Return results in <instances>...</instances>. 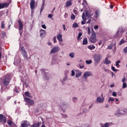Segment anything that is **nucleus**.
I'll return each mask as SVG.
<instances>
[{
  "instance_id": "1",
  "label": "nucleus",
  "mask_w": 127,
  "mask_h": 127,
  "mask_svg": "<svg viewBox=\"0 0 127 127\" xmlns=\"http://www.w3.org/2000/svg\"><path fill=\"white\" fill-rule=\"evenodd\" d=\"M125 32V29L123 27H120L116 33V37L118 38H120L123 36V33Z\"/></svg>"
},
{
  "instance_id": "2",
  "label": "nucleus",
  "mask_w": 127,
  "mask_h": 127,
  "mask_svg": "<svg viewBox=\"0 0 127 127\" xmlns=\"http://www.w3.org/2000/svg\"><path fill=\"white\" fill-rule=\"evenodd\" d=\"M89 42H91V43H96L97 41V38H96V32H93L91 36L88 39Z\"/></svg>"
},
{
  "instance_id": "3",
  "label": "nucleus",
  "mask_w": 127,
  "mask_h": 127,
  "mask_svg": "<svg viewBox=\"0 0 127 127\" xmlns=\"http://www.w3.org/2000/svg\"><path fill=\"white\" fill-rule=\"evenodd\" d=\"M9 81H10V76H9V74L5 75L3 80V84L5 86H8V85L9 84Z\"/></svg>"
},
{
  "instance_id": "4",
  "label": "nucleus",
  "mask_w": 127,
  "mask_h": 127,
  "mask_svg": "<svg viewBox=\"0 0 127 127\" xmlns=\"http://www.w3.org/2000/svg\"><path fill=\"white\" fill-rule=\"evenodd\" d=\"M93 58L94 59L95 63L97 64L100 63L101 61V58H102V55L100 54H95L93 56Z\"/></svg>"
},
{
  "instance_id": "5",
  "label": "nucleus",
  "mask_w": 127,
  "mask_h": 127,
  "mask_svg": "<svg viewBox=\"0 0 127 127\" xmlns=\"http://www.w3.org/2000/svg\"><path fill=\"white\" fill-rule=\"evenodd\" d=\"M91 76H93V73H92V72L86 71L84 72L83 75L82 76V78L84 80V81H87L88 77H90Z\"/></svg>"
},
{
  "instance_id": "6",
  "label": "nucleus",
  "mask_w": 127,
  "mask_h": 127,
  "mask_svg": "<svg viewBox=\"0 0 127 127\" xmlns=\"http://www.w3.org/2000/svg\"><path fill=\"white\" fill-rule=\"evenodd\" d=\"M24 100H25L26 103H28V105H29V106H33V105H34V101L33 100L27 97H24Z\"/></svg>"
},
{
  "instance_id": "7",
  "label": "nucleus",
  "mask_w": 127,
  "mask_h": 127,
  "mask_svg": "<svg viewBox=\"0 0 127 127\" xmlns=\"http://www.w3.org/2000/svg\"><path fill=\"white\" fill-rule=\"evenodd\" d=\"M59 50H60V48L59 47H54L51 50L50 52V54H54V53L58 52Z\"/></svg>"
},
{
  "instance_id": "8",
  "label": "nucleus",
  "mask_w": 127,
  "mask_h": 127,
  "mask_svg": "<svg viewBox=\"0 0 127 127\" xmlns=\"http://www.w3.org/2000/svg\"><path fill=\"white\" fill-rule=\"evenodd\" d=\"M0 123H4V124L6 123V117L2 114H0Z\"/></svg>"
},
{
  "instance_id": "9",
  "label": "nucleus",
  "mask_w": 127,
  "mask_h": 127,
  "mask_svg": "<svg viewBox=\"0 0 127 127\" xmlns=\"http://www.w3.org/2000/svg\"><path fill=\"white\" fill-rule=\"evenodd\" d=\"M21 51L22 52V55H23V57H24L25 58H27V54H26V52L25 51L24 47H21Z\"/></svg>"
},
{
  "instance_id": "10",
  "label": "nucleus",
  "mask_w": 127,
  "mask_h": 127,
  "mask_svg": "<svg viewBox=\"0 0 127 127\" xmlns=\"http://www.w3.org/2000/svg\"><path fill=\"white\" fill-rule=\"evenodd\" d=\"M30 4L31 9H34L35 6V0H31Z\"/></svg>"
},
{
  "instance_id": "11",
  "label": "nucleus",
  "mask_w": 127,
  "mask_h": 127,
  "mask_svg": "<svg viewBox=\"0 0 127 127\" xmlns=\"http://www.w3.org/2000/svg\"><path fill=\"white\" fill-rule=\"evenodd\" d=\"M114 50H115V51H116V49H117V46H116V43H115L114 45V44H110V45L108 46L107 49H110V50L113 49V47L114 46Z\"/></svg>"
},
{
  "instance_id": "12",
  "label": "nucleus",
  "mask_w": 127,
  "mask_h": 127,
  "mask_svg": "<svg viewBox=\"0 0 127 127\" xmlns=\"http://www.w3.org/2000/svg\"><path fill=\"white\" fill-rule=\"evenodd\" d=\"M18 24H19V31L20 32V30H22L23 28V24H22V22L19 20L18 21Z\"/></svg>"
},
{
  "instance_id": "13",
  "label": "nucleus",
  "mask_w": 127,
  "mask_h": 127,
  "mask_svg": "<svg viewBox=\"0 0 127 127\" xmlns=\"http://www.w3.org/2000/svg\"><path fill=\"white\" fill-rule=\"evenodd\" d=\"M96 101L97 103H104V101H105V98L100 97H98L97 98Z\"/></svg>"
},
{
  "instance_id": "14",
  "label": "nucleus",
  "mask_w": 127,
  "mask_h": 127,
  "mask_svg": "<svg viewBox=\"0 0 127 127\" xmlns=\"http://www.w3.org/2000/svg\"><path fill=\"white\" fill-rule=\"evenodd\" d=\"M40 32H41L40 33V36L41 37H44V36H45V35L46 34V31H45V30L41 29L40 30Z\"/></svg>"
},
{
  "instance_id": "15",
  "label": "nucleus",
  "mask_w": 127,
  "mask_h": 127,
  "mask_svg": "<svg viewBox=\"0 0 127 127\" xmlns=\"http://www.w3.org/2000/svg\"><path fill=\"white\" fill-rule=\"evenodd\" d=\"M127 113V110L126 109L125 111H120L117 114H116V116L120 117V115H125V113Z\"/></svg>"
},
{
  "instance_id": "16",
  "label": "nucleus",
  "mask_w": 127,
  "mask_h": 127,
  "mask_svg": "<svg viewBox=\"0 0 127 127\" xmlns=\"http://www.w3.org/2000/svg\"><path fill=\"white\" fill-rule=\"evenodd\" d=\"M66 105L65 104V103H63V104L61 106V108L63 113H65V112H66Z\"/></svg>"
},
{
  "instance_id": "17",
  "label": "nucleus",
  "mask_w": 127,
  "mask_h": 127,
  "mask_svg": "<svg viewBox=\"0 0 127 127\" xmlns=\"http://www.w3.org/2000/svg\"><path fill=\"white\" fill-rule=\"evenodd\" d=\"M28 125H27V121H23L22 124H21V127H27Z\"/></svg>"
},
{
  "instance_id": "18",
  "label": "nucleus",
  "mask_w": 127,
  "mask_h": 127,
  "mask_svg": "<svg viewBox=\"0 0 127 127\" xmlns=\"http://www.w3.org/2000/svg\"><path fill=\"white\" fill-rule=\"evenodd\" d=\"M57 38L59 41H60L61 42H62L63 41V40L62 39V35L60 34H58L57 36Z\"/></svg>"
},
{
  "instance_id": "19",
  "label": "nucleus",
  "mask_w": 127,
  "mask_h": 127,
  "mask_svg": "<svg viewBox=\"0 0 127 127\" xmlns=\"http://www.w3.org/2000/svg\"><path fill=\"white\" fill-rule=\"evenodd\" d=\"M86 16H87V17H88V18H91V16H93V15H94L93 14L90 13V12L88 11H86Z\"/></svg>"
},
{
  "instance_id": "20",
  "label": "nucleus",
  "mask_w": 127,
  "mask_h": 127,
  "mask_svg": "<svg viewBox=\"0 0 127 127\" xmlns=\"http://www.w3.org/2000/svg\"><path fill=\"white\" fill-rule=\"evenodd\" d=\"M45 5V0H42V5L40 9V13L42 12V10L44 9V6Z\"/></svg>"
},
{
  "instance_id": "21",
  "label": "nucleus",
  "mask_w": 127,
  "mask_h": 127,
  "mask_svg": "<svg viewBox=\"0 0 127 127\" xmlns=\"http://www.w3.org/2000/svg\"><path fill=\"white\" fill-rule=\"evenodd\" d=\"M8 5L7 3H0V9H1V8H4L5 6H7Z\"/></svg>"
},
{
  "instance_id": "22",
  "label": "nucleus",
  "mask_w": 127,
  "mask_h": 127,
  "mask_svg": "<svg viewBox=\"0 0 127 127\" xmlns=\"http://www.w3.org/2000/svg\"><path fill=\"white\" fill-rule=\"evenodd\" d=\"M41 123H38L31 126V127H40Z\"/></svg>"
},
{
  "instance_id": "23",
  "label": "nucleus",
  "mask_w": 127,
  "mask_h": 127,
  "mask_svg": "<svg viewBox=\"0 0 127 127\" xmlns=\"http://www.w3.org/2000/svg\"><path fill=\"white\" fill-rule=\"evenodd\" d=\"M100 126L101 127H110V124L106 123L105 124H100Z\"/></svg>"
},
{
  "instance_id": "24",
  "label": "nucleus",
  "mask_w": 127,
  "mask_h": 127,
  "mask_svg": "<svg viewBox=\"0 0 127 127\" xmlns=\"http://www.w3.org/2000/svg\"><path fill=\"white\" fill-rule=\"evenodd\" d=\"M82 44L83 45H87L88 44V39L87 38L83 40Z\"/></svg>"
},
{
  "instance_id": "25",
  "label": "nucleus",
  "mask_w": 127,
  "mask_h": 127,
  "mask_svg": "<svg viewBox=\"0 0 127 127\" xmlns=\"http://www.w3.org/2000/svg\"><path fill=\"white\" fill-rule=\"evenodd\" d=\"M104 64L107 65V64H111V61L108 60V58H105L104 61Z\"/></svg>"
},
{
  "instance_id": "26",
  "label": "nucleus",
  "mask_w": 127,
  "mask_h": 127,
  "mask_svg": "<svg viewBox=\"0 0 127 127\" xmlns=\"http://www.w3.org/2000/svg\"><path fill=\"white\" fill-rule=\"evenodd\" d=\"M88 49H90V50H94V49H95V48H96V47L95 46H94L93 45H89V46H88Z\"/></svg>"
},
{
  "instance_id": "27",
  "label": "nucleus",
  "mask_w": 127,
  "mask_h": 127,
  "mask_svg": "<svg viewBox=\"0 0 127 127\" xmlns=\"http://www.w3.org/2000/svg\"><path fill=\"white\" fill-rule=\"evenodd\" d=\"M82 34L83 33H82V32H80L78 33V35L77 37V40H78V41L82 39V38H81V36H82Z\"/></svg>"
},
{
  "instance_id": "28",
  "label": "nucleus",
  "mask_w": 127,
  "mask_h": 127,
  "mask_svg": "<svg viewBox=\"0 0 127 127\" xmlns=\"http://www.w3.org/2000/svg\"><path fill=\"white\" fill-rule=\"evenodd\" d=\"M13 123V122L10 120H8L7 121V124L8 126H9V127H10L12 125Z\"/></svg>"
},
{
  "instance_id": "29",
  "label": "nucleus",
  "mask_w": 127,
  "mask_h": 127,
  "mask_svg": "<svg viewBox=\"0 0 127 127\" xmlns=\"http://www.w3.org/2000/svg\"><path fill=\"white\" fill-rule=\"evenodd\" d=\"M20 91V89L18 88V87H15L14 89V92L15 93H17V94H18V92Z\"/></svg>"
},
{
  "instance_id": "30",
  "label": "nucleus",
  "mask_w": 127,
  "mask_h": 127,
  "mask_svg": "<svg viewBox=\"0 0 127 127\" xmlns=\"http://www.w3.org/2000/svg\"><path fill=\"white\" fill-rule=\"evenodd\" d=\"M25 96H26L27 97H29V98H31V96H30V93L28 91H26L24 93Z\"/></svg>"
},
{
  "instance_id": "31",
  "label": "nucleus",
  "mask_w": 127,
  "mask_h": 127,
  "mask_svg": "<svg viewBox=\"0 0 127 127\" xmlns=\"http://www.w3.org/2000/svg\"><path fill=\"white\" fill-rule=\"evenodd\" d=\"M66 6H71L72 5V3L71 2V0L67 1L66 3Z\"/></svg>"
},
{
  "instance_id": "32",
  "label": "nucleus",
  "mask_w": 127,
  "mask_h": 127,
  "mask_svg": "<svg viewBox=\"0 0 127 127\" xmlns=\"http://www.w3.org/2000/svg\"><path fill=\"white\" fill-rule=\"evenodd\" d=\"M82 76V72H78L75 74L76 78H79V77H81Z\"/></svg>"
},
{
  "instance_id": "33",
  "label": "nucleus",
  "mask_w": 127,
  "mask_h": 127,
  "mask_svg": "<svg viewBox=\"0 0 127 127\" xmlns=\"http://www.w3.org/2000/svg\"><path fill=\"white\" fill-rule=\"evenodd\" d=\"M82 19L83 20H87V17L86 16V15H85V13L84 12L82 13Z\"/></svg>"
},
{
  "instance_id": "34",
  "label": "nucleus",
  "mask_w": 127,
  "mask_h": 127,
  "mask_svg": "<svg viewBox=\"0 0 127 127\" xmlns=\"http://www.w3.org/2000/svg\"><path fill=\"white\" fill-rule=\"evenodd\" d=\"M108 102H112V103H114V102H115V99L113 97H110L109 98Z\"/></svg>"
},
{
  "instance_id": "35",
  "label": "nucleus",
  "mask_w": 127,
  "mask_h": 127,
  "mask_svg": "<svg viewBox=\"0 0 127 127\" xmlns=\"http://www.w3.org/2000/svg\"><path fill=\"white\" fill-rule=\"evenodd\" d=\"M78 24H77V23H74L72 25V27L75 28V27H78Z\"/></svg>"
},
{
  "instance_id": "36",
  "label": "nucleus",
  "mask_w": 127,
  "mask_h": 127,
  "mask_svg": "<svg viewBox=\"0 0 127 127\" xmlns=\"http://www.w3.org/2000/svg\"><path fill=\"white\" fill-rule=\"evenodd\" d=\"M123 43H125V40L124 39H122L119 42V45H122V44H123Z\"/></svg>"
},
{
  "instance_id": "37",
  "label": "nucleus",
  "mask_w": 127,
  "mask_h": 127,
  "mask_svg": "<svg viewBox=\"0 0 127 127\" xmlns=\"http://www.w3.org/2000/svg\"><path fill=\"white\" fill-rule=\"evenodd\" d=\"M127 83L124 82V83H123V89H125V88H127Z\"/></svg>"
},
{
  "instance_id": "38",
  "label": "nucleus",
  "mask_w": 127,
  "mask_h": 127,
  "mask_svg": "<svg viewBox=\"0 0 127 127\" xmlns=\"http://www.w3.org/2000/svg\"><path fill=\"white\" fill-rule=\"evenodd\" d=\"M112 71H114V72H117V71H118V69H116L115 66L112 67Z\"/></svg>"
},
{
  "instance_id": "39",
  "label": "nucleus",
  "mask_w": 127,
  "mask_h": 127,
  "mask_svg": "<svg viewBox=\"0 0 127 127\" xmlns=\"http://www.w3.org/2000/svg\"><path fill=\"white\" fill-rule=\"evenodd\" d=\"M85 63H86V64H91V63H92V60H89V61H86Z\"/></svg>"
},
{
  "instance_id": "40",
  "label": "nucleus",
  "mask_w": 127,
  "mask_h": 127,
  "mask_svg": "<svg viewBox=\"0 0 127 127\" xmlns=\"http://www.w3.org/2000/svg\"><path fill=\"white\" fill-rule=\"evenodd\" d=\"M74 53H71L69 54V56L71 57V58H74Z\"/></svg>"
},
{
  "instance_id": "41",
  "label": "nucleus",
  "mask_w": 127,
  "mask_h": 127,
  "mask_svg": "<svg viewBox=\"0 0 127 127\" xmlns=\"http://www.w3.org/2000/svg\"><path fill=\"white\" fill-rule=\"evenodd\" d=\"M10 127H17V126H16V125L13 122V123H12V125L10 126Z\"/></svg>"
},
{
  "instance_id": "42",
  "label": "nucleus",
  "mask_w": 127,
  "mask_h": 127,
  "mask_svg": "<svg viewBox=\"0 0 127 127\" xmlns=\"http://www.w3.org/2000/svg\"><path fill=\"white\" fill-rule=\"evenodd\" d=\"M88 34H91V28L88 27L87 29Z\"/></svg>"
},
{
  "instance_id": "43",
  "label": "nucleus",
  "mask_w": 127,
  "mask_h": 127,
  "mask_svg": "<svg viewBox=\"0 0 127 127\" xmlns=\"http://www.w3.org/2000/svg\"><path fill=\"white\" fill-rule=\"evenodd\" d=\"M75 16L73 14H72L71 16V19H75Z\"/></svg>"
},
{
  "instance_id": "44",
  "label": "nucleus",
  "mask_w": 127,
  "mask_h": 127,
  "mask_svg": "<svg viewBox=\"0 0 127 127\" xmlns=\"http://www.w3.org/2000/svg\"><path fill=\"white\" fill-rule=\"evenodd\" d=\"M62 116L64 119H66L67 118V116L66 114H62Z\"/></svg>"
},
{
  "instance_id": "45",
  "label": "nucleus",
  "mask_w": 127,
  "mask_h": 127,
  "mask_svg": "<svg viewBox=\"0 0 127 127\" xmlns=\"http://www.w3.org/2000/svg\"><path fill=\"white\" fill-rule=\"evenodd\" d=\"M112 96H113V97H117V93H116V92H113L112 93Z\"/></svg>"
},
{
  "instance_id": "46",
  "label": "nucleus",
  "mask_w": 127,
  "mask_h": 127,
  "mask_svg": "<svg viewBox=\"0 0 127 127\" xmlns=\"http://www.w3.org/2000/svg\"><path fill=\"white\" fill-rule=\"evenodd\" d=\"M71 76H75V71L74 70H71Z\"/></svg>"
},
{
  "instance_id": "47",
  "label": "nucleus",
  "mask_w": 127,
  "mask_h": 127,
  "mask_svg": "<svg viewBox=\"0 0 127 127\" xmlns=\"http://www.w3.org/2000/svg\"><path fill=\"white\" fill-rule=\"evenodd\" d=\"M53 40H54V43H56V42H57V41H56V37H54Z\"/></svg>"
},
{
  "instance_id": "48",
  "label": "nucleus",
  "mask_w": 127,
  "mask_h": 127,
  "mask_svg": "<svg viewBox=\"0 0 127 127\" xmlns=\"http://www.w3.org/2000/svg\"><path fill=\"white\" fill-rule=\"evenodd\" d=\"M42 28H44V29H46V25L45 24L42 25Z\"/></svg>"
},
{
  "instance_id": "49",
  "label": "nucleus",
  "mask_w": 127,
  "mask_h": 127,
  "mask_svg": "<svg viewBox=\"0 0 127 127\" xmlns=\"http://www.w3.org/2000/svg\"><path fill=\"white\" fill-rule=\"evenodd\" d=\"M86 20H83V21H81V24L84 25L85 23H86Z\"/></svg>"
},
{
  "instance_id": "50",
  "label": "nucleus",
  "mask_w": 127,
  "mask_h": 127,
  "mask_svg": "<svg viewBox=\"0 0 127 127\" xmlns=\"http://www.w3.org/2000/svg\"><path fill=\"white\" fill-rule=\"evenodd\" d=\"M79 66L80 69H83L84 67V65H83V64L81 65V64H79Z\"/></svg>"
},
{
  "instance_id": "51",
  "label": "nucleus",
  "mask_w": 127,
  "mask_h": 127,
  "mask_svg": "<svg viewBox=\"0 0 127 127\" xmlns=\"http://www.w3.org/2000/svg\"><path fill=\"white\" fill-rule=\"evenodd\" d=\"M95 14L97 16H98V15H99V11L96 10V11H95Z\"/></svg>"
},
{
  "instance_id": "52",
  "label": "nucleus",
  "mask_w": 127,
  "mask_h": 127,
  "mask_svg": "<svg viewBox=\"0 0 127 127\" xmlns=\"http://www.w3.org/2000/svg\"><path fill=\"white\" fill-rule=\"evenodd\" d=\"M94 28L95 30H97V29H98V28H99V26H98V25L94 26Z\"/></svg>"
},
{
  "instance_id": "53",
  "label": "nucleus",
  "mask_w": 127,
  "mask_h": 127,
  "mask_svg": "<svg viewBox=\"0 0 127 127\" xmlns=\"http://www.w3.org/2000/svg\"><path fill=\"white\" fill-rule=\"evenodd\" d=\"M89 18L88 21L87 22V23H91V19H92V17L88 18Z\"/></svg>"
},
{
  "instance_id": "54",
  "label": "nucleus",
  "mask_w": 127,
  "mask_h": 127,
  "mask_svg": "<svg viewBox=\"0 0 127 127\" xmlns=\"http://www.w3.org/2000/svg\"><path fill=\"white\" fill-rule=\"evenodd\" d=\"M1 27L2 29H3L4 28V23H1Z\"/></svg>"
},
{
  "instance_id": "55",
  "label": "nucleus",
  "mask_w": 127,
  "mask_h": 127,
  "mask_svg": "<svg viewBox=\"0 0 127 127\" xmlns=\"http://www.w3.org/2000/svg\"><path fill=\"white\" fill-rule=\"evenodd\" d=\"M53 16H52V14H49L48 17H49V18H52Z\"/></svg>"
},
{
  "instance_id": "56",
  "label": "nucleus",
  "mask_w": 127,
  "mask_h": 127,
  "mask_svg": "<svg viewBox=\"0 0 127 127\" xmlns=\"http://www.w3.org/2000/svg\"><path fill=\"white\" fill-rule=\"evenodd\" d=\"M73 13H74V14H78V12L77 11V10H74Z\"/></svg>"
},
{
  "instance_id": "57",
  "label": "nucleus",
  "mask_w": 127,
  "mask_h": 127,
  "mask_svg": "<svg viewBox=\"0 0 127 127\" xmlns=\"http://www.w3.org/2000/svg\"><path fill=\"white\" fill-rule=\"evenodd\" d=\"M124 51L125 53H127V47L124 49Z\"/></svg>"
},
{
  "instance_id": "58",
  "label": "nucleus",
  "mask_w": 127,
  "mask_h": 127,
  "mask_svg": "<svg viewBox=\"0 0 127 127\" xmlns=\"http://www.w3.org/2000/svg\"><path fill=\"white\" fill-rule=\"evenodd\" d=\"M126 78H123V79H122V82H123V83H125V82L126 81Z\"/></svg>"
},
{
  "instance_id": "59",
  "label": "nucleus",
  "mask_w": 127,
  "mask_h": 127,
  "mask_svg": "<svg viewBox=\"0 0 127 127\" xmlns=\"http://www.w3.org/2000/svg\"><path fill=\"white\" fill-rule=\"evenodd\" d=\"M41 71H42V73L43 74H44V73H45V70L44 69H41Z\"/></svg>"
},
{
  "instance_id": "60",
  "label": "nucleus",
  "mask_w": 127,
  "mask_h": 127,
  "mask_svg": "<svg viewBox=\"0 0 127 127\" xmlns=\"http://www.w3.org/2000/svg\"><path fill=\"white\" fill-rule=\"evenodd\" d=\"M10 99H11V96H8L7 98V101H8L9 100H10Z\"/></svg>"
},
{
  "instance_id": "61",
  "label": "nucleus",
  "mask_w": 127,
  "mask_h": 127,
  "mask_svg": "<svg viewBox=\"0 0 127 127\" xmlns=\"http://www.w3.org/2000/svg\"><path fill=\"white\" fill-rule=\"evenodd\" d=\"M76 100H77V98L74 97L73 99V102H76Z\"/></svg>"
},
{
  "instance_id": "62",
  "label": "nucleus",
  "mask_w": 127,
  "mask_h": 127,
  "mask_svg": "<svg viewBox=\"0 0 127 127\" xmlns=\"http://www.w3.org/2000/svg\"><path fill=\"white\" fill-rule=\"evenodd\" d=\"M118 96H122V93H121L120 92H118Z\"/></svg>"
},
{
  "instance_id": "63",
  "label": "nucleus",
  "mask_w": 127,
  "mask_h": 127,
  "mask_svg": "<svg viewBox=\"0 0 127 127\" xmlns=\"http://www.w3.org/2000/svg\"><path fill=\"white\" fill-rule=\"evenodd\" d=\"M102 45V41H100V42L99 43V46H101Z\"/></svg>"
},
{
  "instance_id": "64",
  "label": "nucleus",
  "mask_w": 127,
  "mask_h": 127,
  "mask_svg": "<svg viewBox=\"0 0 127 127\" xmlns=\"http://www.w3.org/2000/svg\"><path fill=\"white\" fill-rule=\"evenodd\" d=\"M114 8V6L113 5H110V8L112 9Z\"/></svg>"
}]
</instances>
